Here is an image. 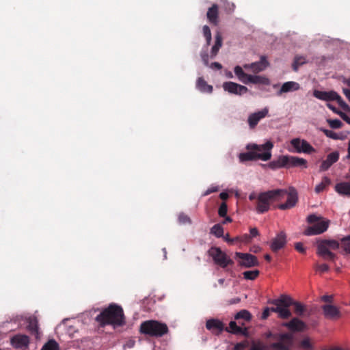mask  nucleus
I'll return each mask as SVG.
<instances>
[{
  "label": "nucleus",
  "mask_w": 350,
  "mask_h": 350,
  "mask_svg": "<svg viewBox=\"0 0 350 350\" xmlns=\"http://www.w3.org/2000/svg\"><path fill=\"white\" fill-rule=\"evenodd\" d=\"M267 337H271L276 340L269 345V348L273 350H291L294 345V337L291 333L272 334L269 332Z\"/></svg>",
  "instance_id": "39448f33"
},
{
  "label": "nucleus",
  "mask_w": 350,
  "mask_h": 350,
  "mask_svg": "<svg viewBox=\"0 0 350 350\" xmlns=\"http://www.w3.org/2000/svg\"><path fill=\"white\" fill-rule=\"evenodd\" d=\"M286 193V191L284 189H275L259 193L256 203V211L258 213L267 212L271 203L282 200Z\"/></svg>",
  "instance_id": "f03ea898"
},
{
  "label": "nucleus",
  "mask_w": 350,
  "mask_h": 350,
  "mask_svg": "<svg viewBox=\"0 0 350 350\" xmlns=\"http://www.w3.org/2000/svg\"><path fill=\"white\" fill-rule=\"evenodd\" d=\"M196 88L202 92L211 93L213 90L212 85H208L203 77H199L196 81Z\"/></svg>",
  "instance_id": "c756f323"
},
{
  "label": "nucleus",
  "mask_w": 350,
  "mask_h": 350,
  "mask_svg": "<svg viewBox=\"0 0 350 350\" xmlns=\"http://www.w3.org/2000/svg\"><path fill=\"white\" fill-rule=\"evenodd\" d=\"M268 113L269 109L265 107L261 111L250 114L247 120L250 127L254 129L261 119L267 116Z\"/></svg>",
  "instance_id": "a211bd4d"
},
{
  "label": "nucleus",
  "mask_w": 350,
  "mask_h": 350,
  "mask_svg": "<svg viewBox=\"0 0 350 350\" xmlns=\"http://www.w3.org/2000/svg\"><path fill=\"white\" fill-rule=\"evenodd\" d=\"M253 83V84H268L269 80L267 78L258 75H249L248 79L247 80V83Z\"/></svg>",
  "instance_id": "2f4dec72"
},
{
  "label": "nucleus",
  "mask_w": 350,
  "mask_h": 350,
  "mask_svg": "<svg viewBox=\"0 0 350 350\" xmlns=\"http://www.w3.org/2000/svg\"><path fill=\"white\" fill-rule=\"evenodd\" d=\"M178 219L179 224H190L191 223L190 217L183 213H181L178 215Z\"/></svg>",
  "instance_id": "c03bdc74"
},
{
  "label": "nucleus",
  "mask_w": 350,
  "mask_h": 350,
  "mask_svg": "<svg viewBox=\"0 0 350 350\" xmlns=\"http://www.w3.org/2000/svg\"><path fill=\"white\" fill-rule=\"evenodd\" d=\"M342 92H343V94L345 95V96L347 97V98L349 100V101L350 102V90L349 89H347V88H344L342 90Z\"/></svg>",
  "instance_id": "338daca9"
},
{
  "label": "nucleus",
  "mask_w": 350,
  "mask_h": 350,
  "mask_svg": "<svg viewBox=\"0 0 350 350\" xmlns=\"http://www.w3.org/2000/svg\"><path fill=\"white\" fill-rule=\"evenodd\" d=\"M101 327L107 325L120 326L124 323V316L121 306L111 304L96 316L95 319Z\"/></svg>",
  "instance_id": "f257e3e1"
},
{
  "label": "nucleus",
  "mask_w": 350,
  "mask_h": 350,
  "mask_svg": "<svg viewBox=\"0 0 350 350\" xmlns=\"http://www.w3.org/2000/svg\"><path fill=\"white\" fill-rule=\"evenodd\" d=\"M306 221L312 226L308 227L304 232L306 236L317 235L325 232L329 225V220L319 216L316 214H311L308 216Z\"/></svg>",
  "instance_id": "7ed1b4c3"
},
{
  "label": "nucleus",
  "mask_w": 350,
  "mask_h": 350,
  "mask_svg": "<svg viewBox=\"0 0 350 350\" xmlns=\"http://www.w3.org/2000/svg\"><path fill=\"white\" fill-rule=\"evenodd\" d=\"M206 17L208 22L213 25H217L219 23V7L217 4H213L211 8H208Z\"/></svg>",
  "instance_id": "393cba45"
},
{
  "label": "nucleus",
  "mask_w": 350,
  "mask_h": 350,
  "mask_svg": "<svg viewBox=\"0 0 350 350\" xmlns=\"http://www.w3.org/2000/svg\"><path fill=\"white\" fill-rule=\"evenodd\" d=\"M287 195V200L286 202L284 204H281L278 205V208L280 210H286L289 209L295 206V205L297 203V196L296 191L293 189L291 190L289 193L286 194L284 196Z\"/></svg>",
  "instance_id": "4be33fe9"
},
{
  "label": "nucleus",
  "mask_w": 350,
  "mask_h": 350,
  "mask_svg": "<svg viewBox=\"0 0 350 350\" xmlns=\"http://www.w3.org/2000/svg\"><path fill=\"white\" fill-rule=\"evenodd\" d=\"M210 67L211 68H216L217 70H220L222 68V66L220 63L219 62H213L211 64Z\"/></svg>",
  "instance_id": "052dcab7"
},
{
  "label": "nucleus",
  "mask_w": 350,
  "mask_h": 350,
  "mask_svg": "<svg viewBox=\"0 0 350 350\" xmlns=\"http://www.w3.org/2000/svg\"><path fill=\"white\" fill-rule=\"evenodd\" d=\"M269 314H270V309L269 308H266L262 313V319H266L269 317Z\"/></svg>",
  "instance_id": "13d9d810"
},
{
  "label": "nucleus",
  "mask_w": 350,
  "mask_h": 350,
  "mask_svg": "<svg viewBox=\"0 0 350 350\" xmlns=\"http://www.w3.org/2000/svg\"><path fill=\"white\" fill-rule=\"evenodd\" d=\"M28 323L27 329L32 336H35L36 339L40 338L38 322L35 317H30L27 319Z\"/></svg>",
  "instance_id": "b1692460"
},
{
  "label": "nucleus",
  "mask_w": 350,
  "mask_h": 350,
  "mask_svg": "<svg viewBox=\"0 0 350 350\" xmlns=\"http://www.w3.org/2000/svg\"><path fill=\"white\" fill-rule=\"evenodd\" d=\"M295 248L297 252L301 254L306 253V249L304 248L303 244L301 242L296 243L295 244Z\"/></svg>",
  "instance_id": "864d4df0"
},
{
  "label": "nucleus",
  "mask_w": 350,
  "mask_h": 350,
  "mask_svg": "<svg viewBox=\"0 0 350 350\" xmlns=\"http://www.w3.org/2000/svg\"><path fill=\"white\" fill-rule=\"evenodd\" d=\"M250 350H263V348L260 344H253Z\"/></svg>",
  "instance_id": "0e129e2a"
},
{
  "label": "nucleus",
  "mask_w": 350,
  "mask_h": 350,
  "mask_svg": "<svg viewBox=\"0 0 350 350\" xmlns=\"http://www.w3.org/2000/svg\"><path fill=\"white\" fill-rule=\"evenodd\" d=\"M218 191V187H212L211 188H208L205 192L203 194V196H208L212 193H214V192H216Z\"/></svg>",
  "instance_id": "6e6d98bb"
},
{
  "label": "nucleus",
  "mask_w": 350,
  "mask_h": 350,
  "mask_svg": "<svg viewBox=\"0 0 350 350\" xmlns=\"http://www.w3.org/2000/svg\"><path fill=\"white\" fill-rule=\"evenodd\" d=\"M247 346H248V342L245 340V341L237 343L234 345L233 350H245V348L247 347Z\"/></svg>",
  "instance_id": "3c124183"
},
{
  "label": "nucleus",
  "mask_w": 350,
  "mask_h": 350,
  "mask_svg": "<svg viewBox=\"0 0 350 350\" xmlns=\"http://www.w3.org/2000/svg\"><path fill=\"white\" fill-rule=\"evenodd\" d=\"M277 304L283 310H289V307L293 306L294 300L288 295H282L278 299H275Z\"/></svg>",
  "instance_id": "cd10ccee"
},
{
  "label": "nucleus",
  "mask_w": 350,
  "mask_h": 350,
  "mask_svg": "<svg viewBox=\"0 0 350 350\" xmlns=\"http://www.w3.org/2000/svg\"><path fill=\"white\" fill-rule=\"evenodd\" d=\"M29 343V336L24 334H16L11 338V345L16 349H25Z\"/></svg>",
  "instance_id": "6ab92c4d"
},
{
  "label": "nucleus",
  "mask_w": 350,
  "mask_h": 350,
  "mask_svg": "<svg viewBox=\"0 0 350 350\" xmlns=\"http://www.w3.org/2000/svg\"><path fill=\"white\" fill-rule=\"evenodd\" d=\"M291 144L297 153L311 154L316 152V150L305 139L294 138L291 141Z\"/></svg>",
  "instance_id": "1a4fd4ad"
},
{
  "label": "nucleus",
  "mask_w": 350,
  "mask_h": 350,
  "mask_svg": "<svg viewBox=\"0 0 350 350\" xmlns=\"http://www.w3.org/2000/svg\"><path fill=\"white\" fill-rule=\"evenodd\" d=\"M299 88L300 85L298 83L295 81H288L284 83L282 85L279 92V94L288 92L296 91L298 90Z\"/></svg>",
  "instance_id": "7c9ffc66"
},
{
  "label": "nucleus",
  "mask_w": 350,
  "mask_h": 350,
  "mask_svg": "<svg viewBox=\"0 0 350 350\" xmlns=\"http://www.w3.org/2000/svg\"><path fill=\"white\" fill-rule=\"evenodd\" d=\"M225 330L233 334H241L245 336L248 335V331L246 327L239 326L235 321H232L230 322L229 327H226Z\"/></svg>",
  "instance_id": "a878e982"
},
{
  "label": "nucleus",
  "mask_w": 350,
  "mask_h": 350,
  "mask_svg": "<svg viewBox=\"0 0 350 350\" xmlns=\"http://www.w3.org/2000/svg\"><path fill=\"white\" fill-rule=\"evenodd\" d=\"M203 35L206 38V45H210L212 39L211 31L208 26L204 25L202 27Z\"/></svg>",
  "instance_id": "37998d69"
},
{
  "label": "nucleus",
  "mask_w": 350,
  "mask_h": 350,
  "mask_svg": "<svg viewBox=\"0 0 350 350\" xmlns=\"http://www.w3.org/2000/svg\"><path fill=\"white\" fill-rule=\"evenodd\" d=\"M41 350H59V345L55 340H49L43 345Z\"/></svg>",
  "instance_id": "ea45409f"
},
{
  "label": "nucleus",
  "mask_w": 350,
  "mask_h": 350,
  "mask_svg": "<svg viewBox=\"0 0 350 350\" xmlns=\"http://www.w3.org/2000/svg\"><path fill=\"white\" fill-rule=\"evenodd\" d=\"M208 252L209 256L213 258L214 262L223 269L234 264L233 260L219 247H212Z\"/></svg>",
  "instance_id": "0eeeda50"
},
{
  "label": "nucleus",
  "mask_w": 350,
  "mask_h": 350,
  "mask_svg": "<svg viewBox=\"0 0 350 350\" xmlns=\"http://www.w3.org/2000/svg\"><path fill=\"white\" fill-rule=\"evenodd\" d=\"M273 147V144L271 142L268 141L264 144L258 145L256 144H249L246 146V149H251L255 151L257 154H269L270 159L271 158V149Z\"/></svg>",
  "instance_id": "dca6fc26"
},
{
  "label": "nucleus",
  "mask_w": 350,
  "mask_h": 350,
  "mask_svg": "<svg viewBox=\"0 0 350 350\" xmlns=\"http://www.w3.org/2000/svg\"><path fill=\"white\" fill-rule=\"evenodd\" d=\"M234 70L235 75L237 76L239 79L243 83L247 84V80L248 79L249 75L245 73L243 70L242 68L239 66H235Z\"/></svg>",
  "instance_id": "f704fd0d"
},
{
  "label": "nucleus",
  "mask_w": 350,
  "mask_h": 350,
  "mask_svg": "<svg viewBox=\"0 0 350 350\" xmlns=\"http://www.w3.org/2000/svg\"><path fill=\"white\" fill-rule=\"evenodd\" d=\"M223 88L230 94L242 95L248 91L247 87L232 81H227L223 83Z\"/></svg>",
  "instance_id": "4468645a"
},
{
  "label": "nucleus",
  "mask_w": 350,
  "mask_h": 350,
  "mask_svg": "<svg viewBox=\"0 0 350 350\" xmlns=\"http://www.w3.org/2000/svg\"><path fill=\"white\" fill-rule=\"evenodd\" d=\"M168 331V327L165 323L156 320H148L140 325V332L149 336L161 337L167 334Z\"/></svg>",
  "instance_id": "20e7f679"
},
{
  "label": "nucleus",
  "mask_w": 350,
  "mask_h": 350,
  "mask_svg": "<svg viewBox=\"0 0 350 350\" xmlns=\"http://www.w3.org/2000/svg\"><path fill=\"white\" fill-rule=\"evenodd\" d=\"M330 183L331 180L328 177L324 176L322 178L321 182L315 187V192L317 193L322 192L327 186L330 185Z\"/></svg>",
  "instance_id": "c9c22d12"
},
{
  "label": "nucleus",
  "mask_w": 350,
  "mask_h": 350,
  "mask_svg": "<svg viewBox=\"0 0 350 350\" xmlns=\"http://www.w3.org/2000/svg\"><path fill=\"white\" fill-rule=\"evenodd\" d=\"M339 159V152L334 151L329 153L325 160H323L319 167L320 172L327 171L334 163Z\"/></svg>",
  "instance_id": "aec40b11"
},
{
  "label": "nucleus",
  "mask_w": 350,
  "mask_h": 350,
  "mask_svg": "<svg viewBox=\"0 0 350 350\" xmlns=\"http://www.w3.org/2000/svg\"><path fill=\"white\" fill-rule=\"evenodd\" d=\"M211 233L217 238L224 236V228L221 224H215L211 228Z\"/></svg>",
  "instance_id": "4c0bfd02"
},
{
  "label": "nucleus",
  "mask_w": 350,
  "mask_h": 350,
  "mask_svg": "<svg viewBox=\"0 0 350 350\" xmlns=\"http://www.w3.org/2000/svg\"><path fill=\"white\" fill-rule=\"evenodd\" d=\"M293 306H294V312L297 316H302L304 312L306 310L305 306L300 302L294 301Z\"/></svg>",
  "instance_id": "a19ab883"
},
{
  "label": "nucleus",
  "mask_w": 350,
  "mask_h": 350,
  "mask_svg": "<svg viewBox=\"0 0 350 350\" xmlns=\"http://www.w3.org/2000/svg\"><path fill=\"white\" fill-rule=\"evenodd\" d=\"M222 42H223V39H222L221 34L220 33V32L217 31L215 34V44L213 46L211 51V58L215 57L217 55L220 48L222 46Z\"/></svg>",
  "instance_id": "c85d7f7f"
},
{
  "label": "nucleus",
  "mask_w": 350,
  "mask_h": 350,
  "mask_svg": "<svg viewBox=\"0 0 350 350\" xmlns=\"http://www.w3.org/2000/svg\"><path fill=\"white\" fill-rule=\"evenodd\" d=\"M250 235L252 236V239L257 237L259 234L258 230L256 228H250Z\"/></svg>",
  "instance_id": "4d7b16f0"
},
{
  "label": "nucleus",
  "mask_w": 350,
  "mask_h": 350,
  "mask_svg": "<svg viewBox=\"0 0 350 350\" xmlns=\"http://www.w3.org/2000/svg\"><path fill=\"white\" fill-rule=\"evenodd\" d=\"M315 268L317 271H320L321 273L327 272L329 269L327 264L317 265Z\"/></svg>",
  "instance_id": "603ef678"
},
{
  "label": "nucleus",
  "mask_w": 350,
  "mask_h": 350,
  "mask_svg": "<svg viewBox=\"0 0 350 350\" xmlns=\"http://www.w3.org/2000/svg\"><path fill=\"white\" fill-rule=\"evenodd\" d=\"M206 327L216 335L220 334L225 330L224 323L219 319H215L208 320L206 323Z\"/></svg>",
  "instance_id": "412c9836"
},
{
  "label": "nucleus",
  "mask_w": 350,
  "mask_h": 350,
  "mask_svg": "<svg viewBox=\"0 0 350 350\" xmlns=\"http://www.w3.org/2000/svg\"><path fill=\"white\" fill-rule=\"evenodd\" d=\"M269 65L268 62L265 56H262L259 62L252 63L251 64L244 65L245 69H251L254 72L258 73L264 70Z\"/></svg>",
  "instance_id": "5701e85b"
},
{
  "label": "nucleus",
  "mask_w": 350,
  "mask_h": 350,
  "mask_svg": "<svg viewBox=\"0 0 350 350\" xmlns=\"http://www.w3.org/2000/svg\"><path fill=\"white\" fill-rule=\"evenodd\" d=\"M327 122H328L329 126L332 129H340L342 126V122L340 120H338V119H334V120L329 119V120H327Z\"/></svg>",
  "instance_id": "a18cd8bd"
},
{
  "label": "nucleus",
  "mask_w": 350,
  "mask_h": 350,
  "mask_svg": "<svg viewBox=\"0 0 350 350\" xmlns=\"http://www.w3.org/2000/svg\"><path fill=\"white\" fill-rule=\"evenodd\" d=\"M236 256L241 260L239 265L241 267L250 268L259 265V262L256 256L247 253L236 252Z\"/></svg>",
  "instance_id": "9b49d317"
},
{
  "label": "nucleus",
  "mask_w": 350,
  "mask_h": 350,
  "mask_svg": "<svg viewBox=\"0 0 350 350\" xmlns=\"http://www.w3.org/2000/svg\"><path fill=\"white\" fill-rule=\"evenodd\" d=\"M313 95L318 99L326 101L336 100L339 106L345 111H350L349 106L342 99L336 92H325L314 90Z\"/></svg>",
  "instance_id": "6e6552de"
},
{
  "label": "nucleus",
  "mask_w": 350,
  "mask_h": 350,
  "mask_svg": "<svg viewBox=\"0 0 350 350\" xmlns=\"http://www.w3.org/2000/svg\"><path fill=\"white\" fill-rule=\"evenodd\" d=\"M340 245L345 254H350V235L342 238Z\"/></svg>",
  "instance_id": "58836bf2"
},
{
  "label": "nucleus",
  "mask_w": 350,
  "mask_h": 350,
  "mask_svg": "<svg viewBox=\"0 0 350 350\" xmlns=\"http://www.w3.org/2000/svg\"><path fill=\"white\" fill-rule=\"evenodd\" d=\"M300 346L305 349H312V345H311L310 340L308 338L301 341Z\"/></svg>",
  "instance_id": "8fccbe9b"
},
{
  "label": "nucleus",
  "mask_w": 350,
  "mask_h": 350,
  "mask_svg": "<svg viewBox=\"0 0 350 350\" xmlns=\"http://www.w3.org/2000/svg\"><path fill=\"white\" fill-rule=\"evenodd\" d=\"M321 300L324 302L328 303L327 304H331L333 301V296L332 295H325L321 297Z\"/></svg>",
  "instance_id": "5fc2aeb1"
},
{
  "label": "nucleus",
  "mask_w": 350,
  "mask_h": 350,
  "mask_svg": "<svg viewBox=\"0 0 350 350\" xmlns=\"http://www.w3.org/2000/svg\"><path fill=\"white\" fill-rule=\"evenodd\" d=\"M327 107L331 109L332 111H334V113H337L339 115V113L340 112V111H338L337 109L333 106L332 104L330 103H327Z\"/></svg>",
  "instance_id": "69168bd1"
},
{
  "label": "nucleus",
  "mask_w": 350,
  "mask_h": 350,
  "mask_svg": "<svg viewBox=\"0 0 350 350\" xmlns=\"http://www.w3.org/2000/svg\"><path fill=\"white\" fill-rule=\"evenodd\" d=\"M235 239L236 241H239L241 243H248L252 241V236L247 234H244L240 237H237Z\"/></svg>",
  "instance_id": "09e8293b"
},
{
  "label": "nucleus",
  "mask_w": 350,
  "mask_h": 350,
  "mask_svg": "<svg viewBox=\"0 0 350 350\" xmlns=\"http://www.w3.org/2000/svg\"><path fill=\"white\" fill-rule=\"evenodd\" d=\"M282 325L293 332H301L305 331L308 327L307 325L303 321L297 317L293 318L288 322L282 323Z\"/></svg>",
  "instance_id": "ddd939ff"
},
{
  "label": "nucleus",
  "mask_w": 350,
  "mask_h": 350,
  "mask_svg": "<svg viewBox=\"0 0 350 350\" xmlns=\"http://www.w3.org/2000/svg\"><path fill=\"white\" fill-rule=\"evenodd\" d=\"M201 57H202V61L204 62V64L206 65V66H208V55L207 53H204V54H201Z\"/></svg>",
  "instance_id": "bf43d9fd"
},
{
  "label": "nucleus",
  "mask_w": 350,
  "mask_h": 350,
  "mask_svg": "<svg viewBox=\"0 0 350 350\" xmlns=\"http://www.w3.org/2000/svg\"><path fill=\"white\" fill-rule=\"evenodd\" d=\"M259 273L258 270H252L244 271L243 275L245 279L254 280L258 276Z\"/></svg>",
  "instance_id": "79ce46f5"
},
{
  "label": "nucleus",
  "mask_w": 350,
  "mask_h": 350,
  "mask_svg": "<svg viewBox=\"0 0 350 350\" xmlns=\"http://www.w3.org/2000/svg\"><path fill=\"white\" fill-rule=\"evenodd\" d=\"M285 167H308V162L305 159L295 156L284 155Z\"/></svg>",
  "instance_id": "2eb2a0df"
},
{
  "label": "nucleus",
  "mask_w": 350,
  "mask_h": 350,
  "mask_svg": "<svg viewBox=\"0 0 350 350\" xmlns=\"http://www.w3.org/2000/svg\"><path fill=\"white\" fill-rule=\"evenodd\" d=\"M228 211V206L226 202H222L219 207L218 214L220 217H224L226 216Z\"/></svg>",
  "instance_id": "de8ad7c7"
},
{
  "label": "nucleus",
  "mask_w": 350,
  "mask_h": 350,
  "mask_svg": "<svg viewBox=\"0 0 350 350\" xmlns=\"http://www.w3.org/2000/svg\"><path fill=\"white\" fill-rule=\"evenodd\" d=\"M340 243L335 240H322L317 245V254L325 260L334 261L336 256L331 250L339 248Z\"/></svg>",
  "instance_id": "423d86ee"
},
{
  "label": "nucleus",
  "mask_w": 350,
  "mask_h": 350,
  "mask_svg": "<svg viewBox=\"0 0 350 350\" xmlns=\"http://www.w3.org/2000/svg\"><path fill=\"white\" fill-rule=\"evenodd\" d=\"M286 243V234L282 231L273 239L270 244V248L273 252H277L280 249L283 248Z\"/></svg>",
  "instance_id": "f3484780"
},
{
  "label": "nucleus",
  "mask_w": 350,
  "mask_h": 350,
  "mask_svg": "<svg viewBox=\"0 0 350 350\" xmlns=\"http://www.w3.org/2000/svg\"><path fill=\"white\" fill-rule=\"evenodd\" d=\"M321 309L323 314L326 319L336 321L342 316L340 309L334 305L324 304L321 306Z\"/></svg>",
  "instance_id": "9d476101"
},
{
  "label": "nucleus",
  "mask_w": 350,
  "mask_h": 350,
  "mask_svg": "<svg viewBox=\"0 0 350 350\" xmlns=\"http://www.w3.org/2000/svg\"><path fill=\"white\" fill-rule=\"evenodd\" d=\"M323 133L328 137L331 138V139H340V136L338 135V134H337L336 133L331 131V130H328V129H323L322 130Z\"/></svg>",
  "instance_id": "49530a36"
},
{
  "label": "nucleus",
  "mask_w": 350,
  "mask_h": 350,
  "mask_svg": "<svg viewBox=\"0 0 350 350\" xmlns=\"http://www.w3.org/2000/svg\"><path fill=\"white\" fill-rule=\"evenodd\" d=\"M241 301V299L239 298V297H235V298H233V299H231L230 300L228 301V304L229 305H232V304H238Z\"/></svg>",
  "instance_id": "680f3d73"
},
{
  "label": "nucleus",
  "mask_w": 350,
  "mask_h": 350,
  "mask_svg": "<svg viewBox=\"0 0 350 350\" xmlns=\"http://www.w3.org/2000/svg\"><path fill=\"white\" fill-rule=\"evenodd\" d=\"M306 63L307 60L306 57L302 55H296L294 57L293 62L292 64V68L295 72H297L301 66Z\"/></svg>",
  "instance_id": "72a5a7b5"
},
{
  "label": "nucleus",
  "mask_w": 350,
  "mask_h": 350,
  "mask_svg": "<svg viewBox=\"0 0 350 350\" xmlns=\"http://www.w3.org/2000/svg\"><path fill=\"white\" fill-rule=\"evenodd\" d=\"M247 150V152L239 154V159L241 162L255 161L258 159L267 161L270 159V155L268 153L258 154L255 151H253L251 149Z\"/></svg>",
  "instance_id": "f8f14e48"
},
{
  "label": "nucleus",
  "mask_w": 350,
  "mask_h": 350,
  "mask_svg": "<svg viewBox=\"0 0 350 350\" xmlns=\"http://www.w3.org/2000/svg\"><path fill=\"white\" fill-rule=\"evenodd\" d=\"M271 304L275 306V307L270 308V312H273L278 314V317L282 319H288L292 316V313L290 310H283L280 308L275 299L271 301Z\"/></svg>",
  "instance_id": "bb28decb"
},
{
  "label": "nucleus",
  "mask_w": 350,
  "mask_h": 350,
  "mask_svg": "<svg viewBox=\"0 0 350 350\" xmlns=\"http://www.w3.org/2000/svg\"><path fill=\"white\" fill-rule=\"evenodd\" d=\"M229 196L228 194V193L226 192H221L220 194H219V198L222 200H226L228 198Z\"/></svg>",
  "instance_id": "774afa93"
},
{
  "label": "nucleus",
  "mask_w": 350,
  "mask_h": 350,
  "mask_svg": "<svg viewBox=\"0 0 350 350\" xmlns=\"http://www.w3.org/2000/svg\"><path fill=\"white\" fill-rule=\"evenodd\" d=\"M268 167L273 170L285 167L284 155H281L276 160L269 163Z\"/></svg>",
  "instance_id": "473e14b6"
},
{
  "label": "nucleus",
  "mask_w": 350,
  "mask_h": 350,
  "mask_svg": "<svg viewBox=\"0 0 350 350\" xmlns=\"http://www.w3.org/2000/svg\"><path fill=\"white\" fill-rule=\"evenodd\" d=\"M339 116L348 124H350V118H349L345 113L343 112H340Z\"/></svg>",
  "instance_id": "e2e57ef3"
},
{
  "label": "nucleus",
  "mask_w": 350,
  "mask_h": 350,
  "mask_svg": "<svg viewBox=\"0 0 350 350\" xmlns=\"http://www.w3.org/2000/svg\"><path fill=\"white\" fill-rule=\"evenodd\" d=\"M234 319L236 320L244 319L247 321H249L252 319V315L249 311L246 310H241V311L236 314V315L234 316Z\"/></svg>",
  "instance_id": "e433bc0d"
}]
</instances>
